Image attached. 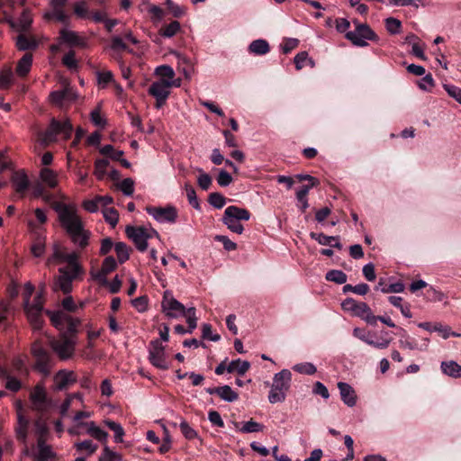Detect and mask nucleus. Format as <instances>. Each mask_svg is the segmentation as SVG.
<instances>
[{
    "label": "nucleus",
    "mask_w": 461,
    "mask_h": 461,
    "mask_svg": "<svg viewBox=\"0 0 461 461\" xmlns=\"http://www.w3.org/2000/svg\"><path fill=\"white\" fill-rule=\"evenodd\" d=\"M46 314L50 317L51 324L60 331L58 338L50 340V348L59 359L71 358L75 354L80 320L61 311L56 312L46 311Z\"/></svg>",
    "instance_id": "f257e3e1"
},
{
    "label": "nucleus",
    "mask_w": 461,
    "mask_h": 461,
    "mask_svg": "<svg viewBox=\"0 0 461 461\" xmlns=\"http://www.w3.org/2000/svg\"><path fill=\"white\" fill-rule=\"evenodd\" d=\"M52 208L58 213L60 225L71 241L81 250L85 249L89 245L91 232L84 228V223L75 206L55 202Z\"/></svg>",
    "instance_id": "f03ea898"
},
{
    "label": "nucleus",
    "mask_w": 461,
    "mask_h": 461,
    "mask_svg": "<svg viewBox=\"0 0 461 461\" xmlns=\"http://www.w3.org/2000/svg\"><path fill=\"white\" fill-rule=\"evenodd\" d=\"M85 270H77L67 267L59 268V275L55 276L53 289L61 291L64 294H69L73 289V282L82 280Z\"/></svg>",
    "instance_id": "7ed1b4c3"
},
{
    "label": "nucleus",
    "mask_w": 461,
    "mask_h": 461,
    "mask_svg": "<svg viewBox=\"0 0 461 461\" xmlns=\"http://www.w3.org/2000/svg\"><path fill=\"white\" fill-rule=\"evenodd\" d=\"M31 353L34 359V369L44 376H48L53 366L50 351L42 345L41 341L36 340L32 344Z\"/></svg>",
    "instance_id": "20e7f679"
},
{
    "label": "nucleus",
    "mask_w": 461,
    "mask_h": 461,
    "mask_svg": "<svg viewBox=\"0 0 461 461\" xmlns=\"http://www.w3.org/2000/svg\"><path fill=\"white\" fill-rule=\"evenodd\" d=\"M73 132V125L69 121L60 122L52 118L50 123L44 132L41 133V140L43 144L48 145L56 140L58 135H62L65 140L71 138Z\"/></svg>",
    "instance_id": "39448f33"
},
{
    "label": "nucleus",
    "mask_w": 461,
    "mask_h": 461,
    "mask_svg": "<svg viewBox=\"0 0 461 461\" xmlns=\"http://www.w3.org/2000/svg\"><path fill=\"white\" fill-rule=\"evenodd\" d=\"M354 23H356V30L348 32L346 33V38L355 46L366 47L367 46V42L365 40L373 41H376L378 40L376 33L367 24L359 23L357 21Z\"/></svg>",
    "instance_id": "423d86ee"
},
{
    "label": "nucleus",
    "mask_w": 461,
    "mask_h": 461,
    "mask_svg": "<svg viewBox=\"0 0 461 461\" xmlns=\"http://www.w3.org/2000/svg\"><path fill=\"white\" fill-rule=\"evenodd\" d=\"M149 360L152 366L161 370H167L170 366L165 347L158 339H154L149 342Z\"/></svg>",
    "instance_id": "0eeeda50"
},
{
    "label": "nucleus",
    "mask_w": 461,
    "mask_h": 461,
    "mask_svg": "<svg viewBox=\"0 0 461 461\" xmlns=\"http://www.w3.org/2000/svg\"><path fill=\"white\" fill-rule=\"evenodd\" d=\"M149 95L156 99L155 107L160 109L163 107L170 95V85L167 79H159L153 82L149 89Z\"/></svg>",
    "instance_id": "6e6552de"
},
{
    "label": "nucleus",
    "mask_w": 461,
    "mask_h": 461,
    "mask_svg": "<svg viewBox=\"0 0 461 461\" xmlns=\"http://www.w3.org/2000/svg\"><path fill=\"white\" fill-rule=\"evenodd\" d=\"M146 212L158 222L175 223L178 217V212L173 205L167 207L147 206Z\"/></svg>",
    "instance_id": "1a4fd4ad"
},
{
    "label": "nucleus",
    "mask_w": 461,
    "mask_h": 461,
    "mask_svg": "<svg viewBox=\"0 0 461 461\" xmlns=\"http://www.w3.org/2000/svg\"><path fill=\"white\" fill-rule=\"evenodd\" d=\"M125 233L127 237L134 242L138 250L140 252L147 250V240L151 239V235H149L148 229L144 227L127 226Z\"/></svg>",
    "instance_id": "9d476101"
},
{
    "label": "nucleus",
    "mask_w": 461,
    "mask_h": 461,
    "mask_svg": "<svg viewBox=\"0 0 461 461\" xmlns=\"http://www.w3.org/2000/svg\"><path fill=\"white\" fill-rule=\"evenodd\" d=\"M118 267L117 261L113 256L106 257L99 270H91L90 275L92 278L99 285H108L107 276L114 271Z\"/></svg>",
    "instance_id": "9b49d317"
},
{
    "label": "nucleus",
    "mask_w": 461,
    "mask_h": 461,
    "mask_svg": "<svg viewBox=\"0 0 461 461\" xmlns=\"http://www.w3.org/2000/svg\"><path fill=\"white\" fill-rule=\"evenodd\" d=\"M163 312L169 318H177L185 310V305L174 298L170 291H166L161 303Z\"/></svg>",
    "instance_id": "f8f14e48"
},
{
    "label": "nucleus",
    "mask_w": 461,
    "mask_h": 461,
    "mask_svg": "<svg viewBox=\"0 0 461 461\" xmlns=\"http://www.w3.org/2000/svg\"><path fill=\"white\" fill-rule=\"evenodd\" d=\"M59 44H65L70 48L85 49L87 46L86 38L79 35L77 32L61 29L58 37Z\"/></svg>",
    "instance_id": "ddd939ff"
},
{
    "label": "nucleus",
    "mask_w": 461,
    "mask_h": 461,
    "mask_svg": "<svg viewBox=\"0 0 461 461\" xmlns=\"http://www.w3.org/2000/svg\"><path fill=\"white\" fill-rule=\"evenodd\" d=\"M30 400L34 410L38 411H43L46 410L48 398L46 390L42 384H36L30 393Z\"/></svg>",
    "instance_id": "4468645a"
},
{
    "label": "nucleus",
    "mask_w": 461,
    "mask_h": 461,
    "mask_svg": "<svg viewBox=\"0 0 461 461\" xmlns=\"http://www.w3.org/2000/svg\"><path fill=\"white\" fill-rule=\"evenodd\" d=\"M24 310L27 317L35 330H40L42 326V303L24 304Z\"/></svg>",
    "instance_id": "2eb2a0df"
},
{
    "label": "nucleus",
    "mask_w": 461,
    "mask_h": 461,
    "mask_svg": "<svg viewBox=\"0 0 461 461\" xmlns=\"http://www.w3.org/2000/svg\"><path fill=\"white\" fill-rule=\"evenodd\" d=\"M292 373L288 369H283L276 374L273 378L272 388L286 393L291 385Z\"/></svg>",
    "instance_id": "dca6fc26"
},
{
    "label": "nucleus",
    "mask_w": 461,
    "mask_h": 461,
    "mask_svg": "<svg viewBox=\"0 0 461 461\" xmlns=\"http://www.w3.org/2000/svg\"><path fill=\"white\" fill-rule=\"evenodd\" d=\"M205 392L211 395L216 394L221 399L232 402L239 399V394L231 389L230 385H222L219 387L205 388Z\"/></svg>",
    "instance_id": "f3484780"
},
{
    "label": "nucleus",
    "mask_w": 461,
    "mask_h": 461,
    "mask_svg": "<svg viewBox=\"0 0 461 461\" xmlns=\"http://www.w3.org/2000/svg\"><path fill=\"white\" fill-rule=\"evenodd\" d=\"M54 381L56 389L58 391H64L68 389L70 384L77 382V377L72 371L60 370L55 375Z\"/></svg>",
    "instance_id": "a211bd4d"
},
{
    "label": "nucleus",
    "mask_w": 461,
    "mask_h": 461,
    "mask_svg": "<svg viewBox=\"0 0 461 461\" xmlns=\"http://www.w3.org/2000/svg\"><path fill=\"white\" fill-rule=\"evenodd\" d=\"M77 95L70 87L62 90L53 91L50 95V101L57 105H62L65 102H72Z\"/></svg>",
    "instance_id": "6ab92c4d"
},
{
    "label": "nucleus",
    "mask_w": 461,
    "mask_h": 461,
    "mask_svg": "<svg viewBox=\"0 0 461 461\" xmlns=\"http://www.w3.org/2000/svg\"><path fill=\"white\" fill-rule=\"evenodd\" d=\"M38 454L34 456V461H54L56 454L51 447L46 445L45 440L40 437L37 442Z\"/></svg>",
    "instance_id": "aec40b11"
},
{
    "label": "nucleus",
    "mask_w": 461,
    "mask_h": 461,
    "mask_svg": "<svg viewBox=\"0 0 461 461\" xmlns=\"http://www.w3.org/2000/svg\"><path fill=\"white\" fill-rule=\"evenodd\" d=\"M11 180L15 191L23 195L30 186L28 176L23 171H14L12 175Z\"/></svg>",
    "instance_id": "412c9836"
},
{
    "label": "nucleus",
    "mask_w": 461,
    "mask_h": 461,
    "mask_svg": "<svg viewBox=\"0 0 461 461\" xmlns=\"http://www.w3.org/2000/svg\"><path fill=\"white\" fill-rule=\"evenodd\" d=\"M338 388L339 389L341 400L345 404L349 407H353L357 402V395L354 389L347 383H338Z\"/></svg>",
    "instance_id": "4be33fe9"
},
{
    "label": "nucleus",
    "mask_w": 461,
    "mask_h": 461,
    "mask_svg": "<svg viewBox=\"0 0 461 461\" xmlns=\"http://www.w3.org/2000/svg\"><path fill=\"white\" fill-rule=\"evenodd\" d=\"M32 23V17L31 12L28 9H23L17 21L10 22V25L18 32H25L30 29Z\"/></svg>",
    "instance_id": "5701e85b"
},
{
    "label": "nucleus",
    "mask_w": 461,
    "mask_h": 461,
    "mask_svg": "<svg viewBox=\"0 0 461 461\" xmlns=\"http://www.w3.org/2000/svg\"><path fill=\"white\" fill-rule=\"evenodd\" d=\"M223 216L234 221H249L251 213L247 209L230 205L225 209Z\"/></svg>",
    "instance_id": "b1692460"
},
{
    "label": "nucleus",
    "mask_w": 461,
    "mask_h": 461,
    "mask_svg": "<svg viewBox=\"0 0 461 461\" xmlns=\"http://www.w3.org/2000/svg\"><path fill=\"white\" fill-rule=\"evenodd\" d=\"M32 64V54L25 53L18 61L16 66V73L20 77H25L31 70Z\"/></svg>",
    "instance_id": "393cba45"
},
{
    "label": "nucleus",
    "mask_w": 461,
    "mask_h": 461,
    "mask_svg": "<svg viewBox=\"0 0 461 461\" xmlns=\"http://www.w3.org/2000/svg\"><path fill=\"white\" fill-rule=\"evenodd\" d=\"M16 46L20 50H35L38 42L34 38L20 33L17 36Z\"/></svg>",
    "instance_id": "a878e982"
},
{
    "label": "nucleus",
    "mask_w": 461,
    "mask_h": 461,
    "mask_svg": "<svg viewBox=\"0 0 461 461\" xmlns=\"http://www.w3.org/2000/svg\"><path fill=\"white\" fill-rule=\"evenodd\" d=\"M270 47L266 40H255L249 46V51L255 55H265L268 53Z\"/></svg>",
    "instance_id": "bb28decb"
},
{
    "label": "nucleus",
    "mask_w": 461,
    "mask_h": 461,
    "mask_svg": "<svg viewBox=\"0 0 461 461\" xmlns=\"http://www.w3.org/2000/svg\"><path fill=\"white\" fill-rule=\"evenodd\" d=\"M250 368V363L242 361L240 358L232 360L227 366L228 373L237 372L239 375H244Z\"/></svg>",
    "instance_id": "cd10ccee"
},
{
    "label": "nucleus",
    "mask_w": 461,
    "mask_h": 461,
    "mask_svg": "<svg viewBox=\"0 0 461 461\" xmlns=\"http://www.w3.org/2000/svg\"><path fill=\"white\" fill-rule=\"evenodd\" d=\"M375 289H380L384 294L402 293L404 290V285L401 282L387 285L384 278H380Z\"/></svg>",
    "instance_id": "c85d7f7f"
},
{
    "label": "nucleus",
    "mask_w": 461,
    "mask_h": 461,
    "mask_svg": "<svg viewBox=\"0 0 461 461\" xmlns=\"http://www.w3.org/2000/svg\"><path fill=\"white\" fill-rule=\"evenodd\" d=\"M441 370L449 376L461 378V366L455 361L442 362Z\"/></svg>",
    "instance_id": "c756f323"
},
{
    "label": "nucleus",
    "mask_w": 461,
    "mask_h": 461,
    "mask_svg": "<svg viewBox=\"0 0 461 461\" xmlns=\"http://www.w3.org/2000/svg\"><path fill=\"white\" fill-rule=\"evenodd\" d=\"M40 176L41 181L45 183L50 188H55L57 186V174L53 170L48 167H43L41 170Z\"/></svg>",
    "instance_id": "7c9ffc66"
},
{
    "label": "nucleus",
    "mask_w": 461,
    "mask_h": 461,
    "mask_svg": "<svg viewBox=\"0 0 461 461\" xmlns=\"http://www.w3.org/2000/svg\"><path fill=\"white\" fill-rule=\"evenodd\" d=\"M180 31V23L177 21H172L168 24L163 25L159 29V34L165 38H171Z\"/></svg>",
    "instance_id": "2f4dec72"
},
{
    "label": "nucleus",
    "mask_w": 461,
    "mask_h": 461,
    "mask_svg": "<svg viewBox=\"0 0 461 461\" xmlns=\"http://www.w3.org/2000/svg\"><path fill=\"white\" fill-rule=\"evenodd\" d=\"M109 160L106 158H97L95 161V171L94 174L99 180H103L106 176V169L109 167Z\"/></svg>",
    "instance_id": "473e14b6"
},
{
    "label": "nucleus",
    "mask_w": 461,
    "mask_h": 461,
    "mask_svg": "<svg viewBox=\"0 0 461 461\" xmlns=\"http://www.w3.org/2000/svg\"><path fill=\"white\" fill-rule=\"evenodd\" d=\"M325 278L327 281L333 282L338 285H342L347 282L348 276L341 270L332 269L326 273Z\"/></svg>",
    "instance_id": "72a5a7b5"
},
{
    "label": "nucleus",
    "mask_w": 461,
    "mask_h": 461,
    "mask_svg": "<svg viewBox=\"0 0 461 461\" xmlns=\"http://www.w3.org/2000/svg\"><path fill=\"white\" fill-rule=\"evenodd\" d=\"M87 433L103 444H105L107 441L108 433L95 426L94 422L89 424Z\"/></svg>",
    "instance_id": "f704fd0d"
},
{
    "label": "nucleus",
    "mask_w": 461,
    "mask_h": 461,
    "mask_svg": "<svg viewBox=\"0 0 461 461\" xmlns=\"http://www.w3.org/2000/svg\"><path fill=\"white\" fill-rule=\"evenodd\" d=\"M114 249L121 264L126 262L130 258V248L124 242H117L114 245Z\"/></svg>",
    "instance_id": "c9c22d12"
},
{
    "label": "nucleus",
    "mask_w": 461,
    "mask_h": 461,
    "mask_svg": "<svg viewBox=\"0 0 461 461\" xmlns=\"http://www.w3.org/2000/svg\"><path fill=\"white\" fill-rule=\"evenodd\" d=\"M104 422L105 426L114 432V441L116 443L122 442V437L124 435L122 427L119 423L111 420H105Z\"/></svg>",
    "instance_id": "e433bc0d"
},
{
    "label": "nucleus",
    "mask_w": 461,
    "mask_h": 461,
    "mask_svg": "<svg viewBox=\"0 0 461 461\" xmlns=\"http://www.w3.org/2000/svg\"><path fill=\"white\" fill-rule=\"evenodd\" d=\"M80 258L79 252L73 251L71 253H67L66 260L67 267L75 268L77 270H85L83 266L78 262Z\"/></svg>",
    "instance_id": "4c0bfd02"
},
{
    "label": "nucleus",
    "mask_w": 461,
    "mask_h": 461,
    "mask_svg": "<svg viewBox=\"0 0 461 461\" xmlns=\"http://www.w3.org/2000/svg\"><path fill=\"white\" fill-rule=\"evenodd\" d=\"M3 375L6 378L5 388L7 390L15 393L22 388L21 381L10 375L5 370H3Z\"/></svg>",
    "instance_id": "58836bf2"
},
{
    "label": "nucleus",
    "mask_w": 461,
    "mask_h": 461,
    "mask_svg": "<svg viewBox=\"0 0 461 461\" xmlns=\"http://www.w3.org/2000/svg\"><path fill=\"white\" fill-rule=\"evenodd\" d=\"M103 214L107 223H109L113 227L116 226L119 221V213L116 209H114L113 207L104 208L103 210Z\"/></svg>",
    "instance_id": "ea45409f"
},
{
    "label": "nucleus",
    "mask_w": 461,
    "mask_h": 461,
    "mask_svg": "<svg viewBox=\"0 0 461 461\" xmlns=\"http://www.w3.org/2000/svg\"><path fill=\"white\" fill-rule=\"evenodd\" d=\"M310 237L323 246H330V242L339 239L338 236H327L324 233H317L313 231L310 233Z\"/></svg>",
    "instance_id": "a19ab883"
},
{
    "label": "nucleus",
    "mask_w": 461,
    "mask_h": 461,
    "mask_svg": "<svg viewBox=\"0 0 461 461\" xmlns=\"http://www.w3.org/2000/svg\"><path fill=\"white\" fill-rule=\"evenodd\" d=\"M179 429L183 436L188 440H192L198 437L196 430L194 428H192L189 425V423L185 420H182L180 422Z\"/></svg>",
    "instance_id": "79ce46f5"
},
{
    "label": "nucleus",
    "mask_w": 461,
    "mask_h": 461,
    "mask_svg": "<svg viewBox=\"0 0 461 461\" xmlns=\"http://www.w3.org/2000/svg\"><path fill=\"white\" fill-rule=\"evenodd\" d=\"M226 201V197L217 192L210 194L208 197L209 203L217 209H221L225 205Z\"/></svg>",
    "instance_id": "37998d69"
},
{
    "label": "nucleus",
    "mask_w": 461,
    "mask_h": 461,
    "mask_svg": "<svg viewBox=\"0 0 461 461\" xmlns=\"http://www.w3.org/2000/svg\"><path fill=\"white\" fill-rule=\"evenodd\" d=\"M185 189L186 192V196L189 203L195 209H200V203L196 196V192L194 188L188 183L185 185Z\"/></svg>",
    "instance_id": "c03bdc74"
},
{
    "label": "nucleus",
    "mask_w": 461,
    "mask_h": 461,
    "mask_svg": "<svg viewBox=\"0 0 461 461\" xmlns=\"http://www.w3.org/2000/svg\"><path fill=\"white\" fill-rule=\"evenodd\" d=\"M156 75L159 76L160 79H173L175 77L174 69L167 65H162L156 68L155 70Z\"/></svg>",
    "instance_id": "a18cd8bd"
},
{
    "label": "nucleus",
    "mask_w": 461,
    "mask_h": 461,
    "mask_svg": "<svg viewBox=\"0 0 461 461\" xmlns=\"http://www.w3.org/2000/svg\"><path fill=\"white\" fill-rule=\"evenodd\" d=\"M264 429V425L254 421L252 419L247 422H245L242 426V428L240 429V430L242 433H251V432H258L262 431Z\"/></svg>",
    "instance_id": "49530a36"
},
{
    "label": "nucleus",
    "mask_w": 461,
    "mask_h": 461,
    "mask_svg": "<svg viewBox=\"0 0 461 461\" xmlns=\"http://www.w3.org/2000/svg\"><path fill=\"white\" fill-rule=\"evenodd\" d=\"M293 369L300 374L305 375H313L317 371L315 366L309 362L296 364L294 366Z\"/></svg>",
    "instance_id": "de8ad7c7"
},
{
    "label": "nucleus",
    "mask_w": 461,
    "mask_h": 461,
    "mask_svg": "<svg viewBox=\"0 0 461 461\" xmlns=\"http://www.w3.org/2000/svg\"><path fill=\"white\" fill-rule=\"evenodd\" d=\"M75 447L77 451H86L88 455L94 454L98 447L97 445L93 444V441L90 439L78 442Z\"/></svg>",
    "instance_id": "09e8293b"
},
{
    "label": "nucleus",
    "mask_w": 461,
    "mask_h": 461,
    "mask_svg": "<svg viewBox=\"0 0 461 461\" xmlns=\"http://www.w3.org/2000/svg\"><path fill=\"white\" fill-rule=\"evenodd\" d=\"M62 63L69 69H76L77 68V61L75 50H71L66 53L62 58Z\"/></svg>",
    "instance_id": "8fccbe9b"
},
{
    "label": "nucleus",
    "mask_w": 461,
    "mask_h": 461,
    "mask_svg": "<svg viewBox=\"0 0 461 461\" xmlns=\"http://www.w3.org/2000/svg\"><path fill=\"white\" fill-rule=\"evenodd\" d=\"M122 456L116 452L112 451L108 447H104L99 461H121Z\"/></svg>",
    "instance_id": "3c124183"
},
{
    "label": "nucleus",
    "mask_w": 461,
    "mask_h": 461,
    "mask_svg": "<svg viewBox=\"0 0 461 461\" xmlns=\"http://www.w3.org/2000/svg\"><path fill=\"white\" fill-rule=\"evenodd\" d=\"M202 338L212 341H218L221 339L219 334H212V325L203 323L202 326Z\"/></svg>",
    "instance_id": "603ef678"
},
{
    "label": "nucleus",
    "mask_w": 461,
    "mask_h": 461,
    "mask_svg": "<svg viewBox=\"0 0 461 461\" xmlns=\"http://www.w3.org/2000/svg\"><path fill=\"white\" fill-rule=\"evenodd\" d=\"M163 430H164V437L162 439V444L158 449L160 454H166L167 452H168L171 448V443H172V438H171L168 429L165 426H163Z\"/></svg>",
    "instance_id": "864d4df0"
},
{
    "label": "nucleus",
    "mask_w": 461,
    "mask_h": 461,
    "mask_svg": "<svg viewBox=\"0 0 461 461\" xmlns=\"http://www.w3.org/2000/svg\"><path fill=\"white\" fill-rule=\"evenodd\" d=\"M222 221L228 227V229L235 233L241 234L244 230L242 224H240L239 221H234L223 216Z\"/></svg>",
    "instance_id": "5fc2aeb1"
},
{
    "label": "nucleus",
    "mask_w": 461,
    "mask_h": 461,
    "mask_svg": "<svg viewBox=\"0 0 461 461\" xmlns=\"http://www.w3.org/2000/svg\"><path fill=\"white\" fill-rule=\"evenodd\" d=\"M385 26L390 33L396 34L401 29L402 23L398 19L389 17L385 20Z\"/></svg>",
    "instance_id": "6e6d98bb"
},
{
    "label": "nucleus",
    "mask_w": 461,
    "mask_h": 461,
    "mask_svg": "<svg viewBox=\"0 0 461 461\" xmlns=\"http://www.w3.org/2000/svg\"><path fill=\"white\" fill-rule=\"evenodd\" d=\"M131 304L139 312H144L148 308V297L139 296L131 301Z\"/></svg>",
    "instance_id": "4d7b16f0"
},
{
    "label": "nucleus",
    "mask_w": 461,
    "mask_h": 461,
    "mask_svg": "<svg viewBox=\"0 0 461 461\" xmlns=\"http://www.w3.org/2000/svg\"><path fill=\"white\" fill-rule=\"evenodd\" d=\"M286 397L285 393L275 390L271 387V390L268 394V400L271 403L283 402H285Z\"/></svg>",
    "instance_id": "13d9d810"
},
{
    "label": "nucleus",
    "mask_w": 461,
    "mask_h": 461,
    "mask_svg": "<svg viewBox=\"0 0 461 461\" xmlns=\"http://www.w3.org/2000/svg\"><path fill=\"white\" fill-rule=\"evenodd\" d=\"M419 87L425 91H429L435 85V81L431 74H427L419 81Z\"/></svg>",
    "instance_id": "bf43d9fd"
},
{
    "label": "nucleus",
    "mask_w": 461,
    "mask_h": 461,
    "mask_svg": "<svg viewBox=\"0 0 461 461\" xmlns=\"http://www.w3.org/2000/svg\"><path fill=\"white\" fill-rule=\"evenodd\" d=\"M51 16L64 24H68L69 22V16L66 14L64 8H53Z\"/></svg>",
    "instance_id": "052dcab7"
},
{
    "label": "nucleus",
    "mask_w": 461,
    "mask_h": 461,
    "mask_svg": "<svg viewBox=\"0 0 461 461\" xmlns=\"http://www.w3.org/2000/svg\"><path fill=\"white\" fill-rule=\"evenodd\" d=\"M120 188L125 195H131L134 192V182L131 178H125L121 182Z\"/></svg>",
    "instance_id": "680f3d73"
},
{
    "label": "nucleus",
    "mask_w": 461,
    "mask_h": 461,
    "mask_svg": "<svg viewBox=\"0 0 461 461\" xmlns=\"http://www.w3.org/2000/svg\"><path fill=\"white\" fill-rule=\"evenodd\" d=\"M122 282L118 276H115L112 282L108 281V285H100L104 287H108L111 294H114L120 292Z\"/></svg>",
    "instance_id": "e2e57ef3"
},
{
    "label": "nucleus",
    "mask_w": 461,
    "mask_h": 461,
    "mask_svg": "<svg viewBox=\"0 0 461 461\" xmlns=\"http://www.w3.org/2000/svg\"><path fill=\"white\" fill-rule=\"evenodd\" d=\"M444 88L451 97L461 104V88L453 85H444Z\"/></svg>",
    "instance_id": "0e129e2a"
},
{
    "label": "nucleus",
    "mask_w": 461,
    "mask_h": 461,
    "mask_svg": "<svg viewBox=\"0 0 461 461\" xmlns=\"http://www.w3.org/2000/svg\"><path fill=\"white\" fill-rule=\"evenodd\" d=\"M212 177L210 176L209 174L207 173H202L200 174V176H198V179H197V182H198V185L199 186L203 189V190H208L210 188V186L212 185Z\"/></svg>",
    "instance_id": "69168bd1"
},
{
    "label": "nucleus",
    "mask_w": 461,
    "mask_h": 461,
    "mask_svg": "<svg viewBox=\"0 0 461 461\" xmlns=\"http://www.w3.org/2000/svg\"><path fill=\"white\" fill-rule=\"evenodd\" d=\"M114 245L115 244H113L111 238L107 237V238L103 239L101 241V248H100L99 254L101 256L107 255L112 250V249Z\"/></svg>",
    "instance_id": "338daca9"
},
{
    "label": "nucleus",
    "mask_w": 461,
    "mask_h": 461,
    "mask_svg": "<svg viewBox=\"0 0 461 461\" xmlns=\"http://www.w3.org/2000/svg\"><path fill=\"white\" fill-rule=\"evenodd\" d=\"M44 240L39 236L36 242L32 247V252L35 257H41L44 252Z\"/></svg>",
    "instance_id": "774afa93"
}]
</instances>
